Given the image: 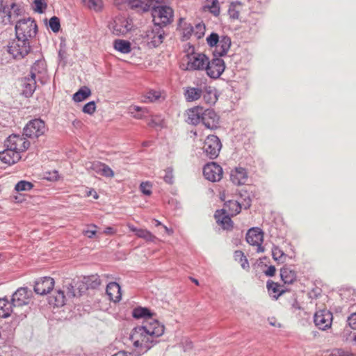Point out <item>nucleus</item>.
<instances>
[{
  "label": "nucleus",
  "mask_w": 356,
  "mask_h": 356,
  "mask_svg": "<svg viewBox=\"0 0 356 356\" xmlns=\"http://www.w3.org/2000/svg\"><path fill=\"white\" fill-rule=\"evenodd\" d=\"M165 327L154 318L144 320L143 324L134 327L129 336L134 347L140 352H147L164 333Z\"/></svg>",
  "instance_id": "obj_1"
},
{
  "label": "nucleus",
  "mask_w": 356,
  "mask_h": 356,
  "mask_svg": "<svg viewBox=\"0 0 356 356\" xmlns=\"http://www.w3.org/2000/svg\"><path fill=\"white\" fill-rule=\"evenodd\" d=\"M207 60L208 57L204 54L196 52L193 47L189 46L181 58L180 67L184 70L202 71L206 67Z\"/></svg>",
  "instance_id": "obj_2"
},
{
  "label": "nucleus",
  "mask_w": 356,
  "mask_h": 356,
  "mask_svg": "<svg viewBox=\"0 0 356 356\" xmlns=\"http://www.w3.org/2000/svg\"><path fill=\"white\" fill-rule=\"evenodd\" d=\"M15 31L17 38L29 40L36 34V23L31 18L19 20L15 26Z\"/></svg>",
  "instance_id": "obj_3"
},
{
  "label": "nucleus",
  "mask_w": 356,
  "mask_h": 356,
  "mask_svg": "<svg viewBox=\"0 0 356 356\" xmlns=\"http://www.w3.org/2000/svg\"><path fill=\"white\" fill-rule=\"evenodd\" d=\"M29 41L17 38L9 42L8 51L15 58H22L30 51Z\"/></svg>",
  "instance_id": "obj_4"
},
{
  "label": "nucleus",
  "mask_w": 356,
  "mask_h": 356,
  "mask_svg": "<svg viewBox=\"0 0 356 356\" xmlns=\"http://www.w3.org/2000/svg\"><path fill=\"white\" fill-rule=\"evenodd\" d=\"M20 8L15 3L4 5L3 0H0V17L3 24H11L20 15Z\"/></svg>",
  "instance_id": "obj_5"
},
{
  "label": "nucleus",
  "mask_w": 356,
  "mask_h": 356,
  "mask_svg": "<svg viewBox=\"0 0 356 356\" xmlns=\"http://www.w3.org/2000/svg\"><path fill=\"white\" fill-rule=\"evenodd\" d=\"M24 134H12L5 140V146L14 151H17L21 155L30 147V142L24 136Z\"/></svg>",
  "instance_id": "obj_6"
},
{
  "label": "nucleus",
  "mask_w": 356,
  "mask_h": 356,
  "mask_svg": "<svg viewBox=\"0 0 356 356\" xmlns=\"http://www.w3.org/2000/svg\"><path fill=\"white\" fill-rule=\"evenodd\" d=\"M23 131L26 136L30 138H38L45 134L47 127L43 120L34 119L26 124Z\"/></svg>",
  "instance_id": "obj_7"
},
{
  "label": "nucleus",
  "mask_w": 356,
  "mask_h": 356,
  "mask_svg": "<svg viewBox=\"0 0 356 356\" xmlns=\"http://www.w3.org/2000/svg\"><path fill=\"white\" fill-rule=\"evenodd\" d=\"M222 145L220 139L214 135H209L204 140L203 151L211 159H216L221 149Z\"/></svg>",
  "instance_id": "obj_8"
},
{
  "label": "nucleus",
  "mask_w": 356,
  "mask_h": 356,
  "mask_svg": "<svg viewBox=\"0 0 356 356\" xmlns=\"http://www.w3.org/2000/svg\"><path fill=\"white\" fill-rule=\"evenodd\" d=\"M246 241L252 247H255L257 253L264 252L265 249L262 246L264 241V232L258 227L250 228L246 234Z\"/></svg>",
  "instance_id": "obj_9"
},
{
  "label": "nucleus",
  "mask_w": 356,
  "mask_h": 356,
  "mask_svg": "<svg viewBox=\"0 0 356 356\" xmlns=\"http://www.w3.org/2000/svg\"><path fill=\"white\" fill-rule=\"evenodd\" d=\"M153 19L156 24L166 25L173 17V10L168 6H157L152 10Z\"/></svg>",
  "instance_id": "obj_10"
},
{
  "label": "nucleus",
  "mask_w": 356,
  "mask_h": 356,
  "mask_svg": "<svg viewBox=\"0 0 356 356\" xmlns=\"http://www.w3.org/2000/svg\"><path fill=\"white\" fill-rule=\"evenodd\" d=\"M225 69V65L224 60L221 58H216L211 60H207L204 70H206L207 74L209 77L217 79L222 74Z\"/></svg>",
  "instance_id": "obj_11"
},
{
  "label": "nucleus",
  "mask_w": 356,
  "mask_h": 356,
  "mask_svg": "<svg viewBox=\"0 0 356 356\" xmlns=\"http://www.w3.org/2000/svg\"><path fill=\"white\" fill-rule=\"evenodd\" d=\"M332 314L326 309L317 311L314 317L316 326L322 330L330 328L332 325Z\"/></svg>",
  "instance_id": "obj_12"
},
{
  "label": "nucleus",
  "mask_w": 356,
  "mask_h": 356,
  "mask_svg": "<svg viewBox=\"0 0 356 356\" xmlns=\"http://www.w3.org/2000/svg\"><path fill=\"white\" fill-rule=\"evenodd\" d=\"M32 296V291L27 287H20L13 293L12 304L14 307L27 305L31 301Z\"/></svg>",
  "instance_id": "obj_13"
},
{
  "label": "nucleus",
  "mask_w": 356,
  "mask_h": 356,
  "mask_svg": "<svg viewBox=\"0 0 356 356\" xmlns=\"http://www.w3.org/2000/svg\"><path fill=\"white\" fill-rule=\"evenodd\" d=\"M41 63H35L31 67V75L30 77H25L22 79V86H23V94L26 97H29L32 95L33 92L36 88V81H35V72L37 70L38 67H40Z\"/></svg>",
  "instance_id": "obj_14"
},
{
  "label": "nucleus",
  "mask_w": 356,
  "mask_h": 356,
  "mask_svg": "<svg viewBox=\"0 0 356 356\" xmlns=\"http://www.w3.org/2000/svg\"><path fill=\"white\" fill-rule=\"evenodd\" d=\"M55 286L54 280L49 277H41L38 278L34 284V291L37 294L46 295L49 293Z\"/></svg>",
  "instance_id": "obj_15"
},
{
  "label": "nucleus",
  "mask_w": 356,
  "mask_h": 356,
  "mask_svg": "<svg viewBox=\"0 0 356 356\" xmlns=\"http://www.w3.org/2000/svg\"><path fill=\"white\" fill-rule=\"evenodd\" d=\"M204 177L213 182L219 181L222 177V169L215 162L207 163L203 168Z\"/></svg>",
  "instance_id": "obj_16"
},
{
  "label": "nucleus",
  "mask_w": 356,
  "mask_h": 356,
  "mask_svg": "<svg viewBox=\"0 0 356 356\" xmlns=\"http://www.w3.org/2000/svg\"><path fill=\"white\" fill-rule=\"evenodd\" d=\"M200 122L207 129H215L219 127L220 117L213 109H204Z\"/></svg>",
  "instance_id": "obj_17"
},
{
  "label": "nucleus",
  "mask_w": 356,
  "mask_h": 356,
  "mask_svg": "<svg viewBox=\"0 0 356 356\" xmlns=\"http://www.w3.org/2000/svg\"><path fill=\"white\" fill-rule=\"evenodd\" d=\"M163 31L161 28L147 31L145 37L146 42L151 48L160 45L163 42Z\"/></svg>",
  "instance_id": "obj_18"
},
{
  "label": "nucleus",
  "mask_w": 356,
  "mask_h": 356,
  "mask_svg": "<svg viewBox=\"0 0 356 356\" xmlns=\"http://www.w3.org/2000/svg\"><path fill=\"white\" fill-rule=\"evenodd\" d=\"M86 165L88 169H90L100 175L106 177H113L114 176L113 170L108 165L100 161L90 162Z\"/></svg>",
  "instance_id": "obj_19"
},
{
  "label": "nucleus",
  "mask_w": 356,
  "mask_h": 356,
  "mask_svg": "<svg viewBox=\"0 0 356 356\" xmlns=\"http://www.w3.org/2000/svg\"><path fill=\"white\" fill-rule=\"evenodd\" d=\"M22 158L17 151H14L9 147H6L2 152H0V161L8 165L17 163Z\"/></svg>",
  "instance_id": "obj_20"
},
{
  "label": "nucleus",
  "mask_w": 356,
  "mask_h": 356,
  "mask_svg": "<svg viewBox=\"0 0 356 356\" xmlns=\"http://www.w3.org/2000/svg\"><path fill=\"white\" fill-rule=\"evenodd\" d=\"M204 108L202 106H197L188 108L186 111V122L193 125L198 124L202 119V115L204 113Z\"/></svg>",
  "instance_id": "obj_21"
},
{
  "label": "nucleus",
  "mask_w": 356,
  "mask_h": 356,
  "mask_svg": "<svg viewBox=\"0 0 356 356\" xmlns=\"http://www.w3.org/2000/svg\"><path fill=\"white\" fill-rule=\"evenodd\" d=\"M132 28L131 22L126 18L119 17L115 19L113 32L115 35H125Z\"/></svg>",
  "instance_id": "obj_22"
},
{
  "label": "nucleus",
  "mask_w": 356,
  "mask_h": 356,
  "mask_svg": "<svg viewBox=\"0 0 356 356\" xmlns=\"http://www.w3.org/2000/svg\"><path fill=\"white\" fill-rule=\"evenodd\" d=\"M106 293L110 300L118 302L122 299L121 288L115 282H111L107 284Z\"/></svg>",
  "instance_id": "obj_23"
},
{
  "label": "nucleus",
  "mask_w": 356,
  "mask_h": 356,
  "mask_svg": "<svg viewBox=\"0 0 356 356\" xmlns=\"http://www.w3.org/2000/svg\"><path fill=\"white\" fill-rule=\"evenodd\" d=\"M215 218L217 222L225 229H231L233 227V222L231 220L230 215L225 211L217 210L215 213Z\"/></svg>",
  "instance_id": "obj_24"
},
{
  "label": "nucleus",
  "mask_w": 356,
  "mask_h": 356,
  "mask_svg": "<svg viewBox=\"0 0 356 356\" xmlns=\"http://www.w3.org/2000/svg\"><path fill=\"white\" fill-rule=\"evenodd\" d=\"M127 226L130 231L135 232L136 235L140 238L145 240L147 242H154L156 239V236L145 229H138L131 223H127Z\"/></svg>",
  "instance_id": "obj_25"
},
{
  "label": "nucleus",
  "mask_w": 356,
  "mask_h": 356,
  "mask_svg": "<svg viewBox=\"0 0 356 356\" xmlns=\"http://www.w3.org/2000/svg\"><path fill=\"white\" fill-rule=\"evenodd\" d=\"M230 179L236 185L243 184L248 179L245 169L243 168H236L232 170L230 174Z\"/></svg>",
  "instance_id": "obj_26"
},
{
  "label": "nucleus",
  "mask_w": 356,
  "mask_h": 356,
  "mask_svg": "<svg viewBox=\"0 0 356 356\" xmlns=\"http://www.w3.org/2000/svg\"><path fill=\"white\" fill-rule=\"evenodd\" d=\"M266 288L269 295L276 300L286 291L282 285L272 280L267 282Z\"/></svg>",
  "instance_id": "obj_27"
},
{
  "label": "nucleus",
  "mask_w": 356,
  "mask_h": 356,
  "mask_svg": "<svg viewBox=\"0 0 356 356\" xmlns=\"http://www.w3.org/2000/svg\"><path fill=\"white\" fill-rule=\"evenodd\" d=\"M280 277L284 284H291L296 281L297 273L290 267L284 266L280 269Z\"/></svg>",
  "instance_id": "obj_28"
},
{
  "label": "nucleus",
  "mask_w": 356,
  "mask_h": 356,
  "mask_svg": "<svg viewBox=\"0 0 356 356\" xmlns=\"http://www.w3.org/2000/svg\"><path fill=\"white\" fill-rule=\"evenodd\" d=\"M231 47V40L229 37H222L216 47L215 51L219 56L225 55Z\"/></svg>",
  "instance_id": "obj_29"
},
{
  "label": "nucleus",
  "mask_w": 356,
  "mask_h": 356,
  "mask_svg": "<svg viewBox=\"0 0 356 356\" xmlns=\"http://www.w3.org/2000/svg\"><path fill=\"white\" fill-rule=\"evenodd\" d=\"M222 210L228 213V215L234 216L241 212V207L237 201L229 200L225 203Z\"/></svg>",
  "instance_id": "obj_30"
},
{
  "label": "nucleus",
  "mask_w": 356,
  "mask_h": 356,
  "mask_svg": "<svg viewBox=\"0 0 356 356\" xmlns=\"http://www.w3.org/2000/svg\"><path fill=\"white\" fill-rule=\"evenodd\" d=\"M49 303L57 307L63 306L65 303L64 291L60 289L56 290L49 298Z\"/></svg>",
  "instance_id": "obj_31"
},
{
  "label": "nucleus",
  "mask_w": 356,
  "mask_h": 356,
  "mask_svg": "<svg viewBox=\"0 0 356 356\" xmlns=\"http://www.w3.org/2000/svg\"><path fill=\"white\" fill-rule=\"evenodd\" d=\"M202 94V90L198 88L188 87L184 92V97L187 102H194L199 99Z\"/></svg>",
  "instance_id": "obj_32"
},
{
  "label": "nucleus",
  "mask_w": 356,
  "mask_h": 356,
  "mask_svg": "<svg viewBox=\"0 0 356 356\" xmlns=\"http://www.w3.org/2000/svg\"><path fill=\"white\" fill-rule=\"evenodd\" d=\"M12 302L6 298H0V318H8L13 312Z\"/></svg>",
  "instance_id": "obj_33"
},
{
  "label": "nucleus",
  "mask_w": 356,
  "mask_h": 356,
  "mask_svg": "<svg viewBox=\"0 0 356 356\" xmlns=\"http://www.w3.org/2000/svg\"><path fill=\"white\" fill-rule=\"evenodd\" d=\"M179 28L184 40H188L193 35V26L190 24H187L184 19H180Z\"/></svg>",
  "instance_id": "obj_34"
},
{
  "label": "nucleus",
  "mask_w": 356,
  "mask_h": 356,
  "mask_svg": "<svg viewBox=\"0 0 356 356\" xmlns=\"http://www.w3.org/2000/svg\"><path fill=\"white\" fill-rule=\"evenodd\" d=\"M91 95V90L87 86L81 87L73 95L72 99L76 102H80Z\"/></svg>",
  "instance_id": "obj_35"
},
{
  "label": "nucleus",
  "mask_w": 356,
  "mask_h": 356,
  "mask_svg": "<svg viewBox=\"0 0 356 356\" xmlns=\"http://www.w3.org/2000/svg\"><path fill=\"white\" fill-rule=\"evenodd\" d=\"M113 45L114 48L117 51L122 54H128L131 51V43L127 40H115Z\"/></svg>",
  "instance_id": "obj_36"
},
{
  "label": "nucleus",
  "mask_w": 356,
  "mask_h": 356,
  "mask_svg": "<svg viewBox=\"0 0 356 356\" xmlns=\"http://www.w3.org/2000/svg\"><path fill=\"white\" fill-rule=\"evenodd\" d=\"M234 260L241 264L243 269L249 270L250 264L244 253L241 250H236L234 253Z\"/></svg>",
  "instance_id": "obj_37"
},
{
  "label": "nucleus",
  "mask_w": 356,
  "mask_h": 356,
  "mask_svg": "<svg viewBox=\"0 0 356 356\" xmlns=\"http://www.w3.org/2000/svg\"><path fill=\"white\" fill-rule=\"evenodd\" d=\"M132 316L136 319L145 318L144 320L152 318L149 310L145 307H138L132 312Z\"/></svg>",
  "instance_id": "obj_38"
},
{
  "label": "nucleus",
  "mask_w": 356,
  "mask_h": 356,
  "mask_svg": "<svg viewBox=\"0 0 356 356\" xmlns=\"http://www.w3.org/2000/svg\"><path fill=\"white\" fill-rule=\"evenodd\" d=\"M128 112L136 119H142L145 117L146 108L138 106L131 105L128 108Z\"/></svg>",
  "instance_id": "obj_39"
},
{
  "label": "nucleus",
  "mask_w": 356,
  "mask_h": 356,
  "mask_svg": "<svg viewBox=\"0 0 356 356\" xmlns=\"http://www.w3.org/2000/svg\"><path fill=\"white\" fill-rule=\"evenodd\" d=\"M242 10V6L240 3H232L228 10L229 17L233 19H238L241 12Z\"/></svg>",
  "instance_id": "obj_40"
},
{
  "label": "nucleus",
  "mask_w": 356,
  "mask_h": 356,
  "mask_svg": "<svg viewBox=\"0 0 356 356\" xmlns=\"http://www.w3.org/2000/svg\"><path fill=\"white\" fill-rule=\"evenodd\" d=\"M84 5L88 8L95 11H99L103 7L102 0H82Z\"/></svg>",
  "instance_id": "obj_41"
},
{
  "label": "nucleus",
  "mask_w": 356,
  "mask_h": 356,
  "mask_svg": "<svg viewBox=\"0 0 356 356\" xmlns=\"http://www.w3.org/2000/svg\"><path fill=\"white\" fill-rule=\"evenodd\" d=\"M33 184L31 182L22 180V181H19L15 185V189L17 192L29 191H31L33 188Z\"/></svg>",
  "instance_id": "obj_42"
},
{
  "label": "nucleus",
  "mask_w": 356,
  "mask_h": 356,
  "mask_svg": "<svg viewBox=\"0 0 356 356\" xmlns=\"http://www.w3.org/2000/svg\"><path fill=\"white\" fill-rule=\"evenodd\" d=\"M205 26L204 24H198L193 27V35L196 39H200L204 35Z\"/></svg>",
  "instance_id": "obj_43"
},
{
  "label": "nucleus",
  "mask_w": 356,
  "mask_h": 356,
  "mask_svg": "<svg viewBox=\"0 0 356 356\" xmlns=\"http://www.w3.org/2000/svg\"><path fill=\"white\" fill-rule=\"evenodd\" d=\"M88 229L83 231V234L89 238H92L97 234V227L95 224L88 226Z\"/></svg>",
  "instance_id": "obj_44"
},
{
  "label": "nucleus",
  "mask_w": 356,
  "mask_h": 356,
  "mask_svg": "<svg viewBox=\"0 0 356 356\" xmlns=\"http://www.w3.org/2000/svg\"><path fill=\"white\" fill-rule=\"evenodd\" d=\"M330 356H353V354L348 350L334 348L331 350Z\"/></svg>",
  "instance_id": "obj_45"
},
{
  "label": "nucleus",
  "mask_w": 356,
  "mask_h": 356,
  "mask_svg": "<svg viewBox=\"0 0 356 356\" xmlns=\"http://www.w3.org/2000/svg\"><path fill=\"white\" fill-rule=\"evenodd\" d=\"M96 111V104L94 101L90 102L84 105L82 111L88 115H92Z\"/></svg>",
  "instance_id": "obj_46"
},
{
  "label": "nucleus",
  "mask_w": 356,
  "mask_h": 356,
  "mask_svg": "<svg viewBox=\"0 0 356 356\" xmlns=\"http://www.w3.org/2000/svg\"><path fill=\"white\" fill-rule=\"evenodd\" d=\"M49 27L51 28V29L54 32H55V33L58 32L60 30V24L59 19L57 17H55V16L52 17L49 19Z\"/></svg>",
  "instance_id": "obj_47"
},
{
  "label": "nucleus",
  "mask_w": 356,
  "mask_h": 356,
  "mask_svg": "<svg viewBox=\"0 0 356 356\" xmlns=\"http://www.w3.org/2000/svg\"><path fill=\"white\" fill-rule=\"evenodd\" d=\"M273 258L275 261H282L283 257H285V254L283 251L278 247L273 248L272 250Z\"/></svg>",
  "instance_id": "obj_48"
},
{
  "label": "nucleus",
  "mask_w": 356,
  "mask_h": 356,
  "mask_svg": "<svg viewBox=\"0 0 356 356\" xmlns=\"http://www.w3.org/2000/svg\"><path fill=\"white\" fill-rule=\"evenodd\" d=\"M161 97V93L159 91L151 90L147 92L146 99L149 100V102H153L159 100Z\"/></svg>",
  "instance_id": "obj_49"
},
{
  "label": "nucleus",
  "mask_w": 356,
  "mask_h": 356,
  "mask_svg": "<svg viewBox=\"0 0 356 356\" xmlns=\"http://www.w3.org/2000/svg\"><path fill=\"white\" fill-rule=\"evenodd\" d=\"M152 185L148 181L142 182L140 185L141 192L145 195H150L152 194Z\"/></svg>",
  "instance_id": "obj_50"
},
{
  "label": "nucleus",
  "mask_w": 356,
  "mask_h": 356,
  "mask_svg": "<svg viewBox=\"0 0 356 356\" xmlns=\"http://www.w3.org/2000/svg\"><path fill=\"white\" fill-rule=\"evenodd\" d=\"M35 10L39 13H42L47 8V3L44 0L34 1Z\"/></svg>",
  "instance_id": "obj_51"
},
{
  "label": "nucleus",
  "mask_w": 356,
  "mask_h": 356,
  "mask_svg": "<svg viewBox=\"0 0 356 356\" xmlns=\"http://www.w3.org/2000/svg\"><path fill=\"white\" fill-rule=\"evenodd\" d=\"M207 43L211 47H216L220 41L219 36L217 33H213L207 38Z\"/></svg>",
  "instance_id": "obj_52"
},
{
  "label": "nucleus",
  "mask_w": 356,
  "mask_h": 356,
  "mask_svg": "<svg viewBox=\"0 0 356 356\" xmlns=\"http://www.w3.org/2000/svg\"><path fill=\"white\" fill-rule=\"evenodd\" d=\"M128 6L132 9L144 8V3L140 0H129Z\"/></svg>",
  "instance_id": "obj_53"
},
{
  "label": "nucleus",
  "mask_w": 356,
  "mask_h": 356,
  "mask_svg": "<svg viewBox=\"0 0 356 356\" xmlns=\"http://www.w3.org/2000/svg\"><path fill=\"white\" fill-rule=\"evenodd\" d=\"M209 9L214 15H218L220 13V8L218 6V0H211V5L209 6Z\"/></svg>",
  "instance_id": "obj_54"
},
{
  "label": "nucleus",
  "mask_w": 356,
  "mask_h": 356,
  "mask_svg": "<svg viewBox=\"0 0 356 356\" xmlns=\"http://www.w3.org/2000/svg\"><path fill=\"white\" fill-rule=\"evenodd\" d=\"M165 181L168 184H172L174 181L173 172L171 168H168L165 170V174L163 177Z\"/></svg>",
  "instance_id": "obj_55"
},
{
  "label": "nucleus",
  "mask_w": 356,
  "mask_h": 356,
  "mask_svg": "<svg viewBox=\"0 0 356 356\" xmlns=\"http://www.w3.org/2000/svg\"><path fill=\"white\" fill-rule=\"evenodd\" d=\"M348 323L350 327L356 330V313L352 314L348 318Z\"/></svg>",
  "instance_id": "obj_56"
},
{
  "label": "nucleus",
  "mask_w": 356,
  "mask_h": 356,
  "mask_svg": "<svg viewBox=\"0 0 356 356\" xmlns=\"http://www.w3.org/2000/svg\"><path fill=\"white\" fill-rule=\"evenodd\" d=\"M90 280L92 281V284H91V286L93 288L97 287L101 284V280L97 275H92L90 277Z\"/></svg>",
  "instance_id": "obj_57"
},
{
  "label": "nucleus",
  "mask_w": 356,
  "mask_h": 356,
  "mask_svg": "<svg viewBox=\"0 0 356 356\" xmlns=\"http://www.w3.org/2000/svg\"><path fill=\"white\" fill-rule=\"evenodd\" d=\"M276 272V268L274 266H270L265 271L264 274L266 276H274Z\"/></svg>",
  "instance_id": "obj_58"
},
{
  "label": "nucleus",
  "mask_w": 356,
  "mask_h": 356,
  "mask_svg": "<svg viewBox=\"0 0 356 356\" xmlns=\"http://www.w3.org/2000/svg\"><path fill=\"white\" fill-rule=\"evenodd\" d=\"M103 233L106 235L112 236L117 233V229L112 227H107L105 228Z\"/></svg>",
  "instance_id": "obj_59"
},
{
  "label": "nucleus",
  "mask_w": 356,
  "mask_h": 356,
  "mask_svg": "<svg viewBox=\"0 0 356 356\" xmlns=\"http://www.w3.org/2000/svg\"><path fill=\"white\" fill-rule=\"evenodd\" d=\"M86 196L90 197L92 196L94 199L97 200L99 198V195L97 193L94 189H90L86 192Z\"/></svg>",
  "instance_id": "obj_60"
},
{
  "label": "nucleus",
  "mask_w": 356,
  "mask_h": 356,
  "mask_svg": "<svg viewBox=\"0 0 356 356\" xmlns=\"http://www.w3.org/2000/svg\"><path fill=\"white\" fill-rule=\"evenodd\" d=\"M35 63H41V65L40 67H37V70L35 72V76L37 75V74L38 73H41L43 70H44V64L43 62L42 61H36Z\"/></svg>",
  "instance_id": "obj_61"
},
{
  "label": "nucleus",
  "mask_w": 356,
  "mask_h": 356,
  "mask_svg": "<svg viewBox=\"0 0 356 356\" xmlns=\"http://www.w3.org/2000/svg\"><path fill=\"white\" fill-rule=\"evenodd\" d=\"M113 356H130L127 353L124 351H120L114 354Z\"/></svg>",
  "instance_id": "obj_62"
},
{
  "label": "nucleus",
  "mask_w": 356,
  "mask_h": 356,
  "mask_svg": "<svg viewBox=\"0 0 356 356\" xmlns=\"http://www.w3.org/2000/svg\"><path fill=\"white\" fill-rule=\"evenodd\" d=\"M163 227L165 231L166 232V233L168 235H172V233H173L172 229L168 228V227H166L165 225H163Z\"/></svg>",
  "instance_id": "obj_63"
},
{
  "label": "nucleus",
  "mask_w": 356,
  "mask_h": 356,
  "mask_svg": "<svg viewBox=\"0 0 356 356\" xmlns=\"http://www.w3.org/2000/svg\"><path fill=\"white\" fill-rule=\"evenodd\" d=\"M204 98L206 100V102L208 103H214L217 100V98L216 96H214L213 99H211V100L207 99V97L205 95L204 96Z\"/></svg>",
  "instance_id": "obj_64"
}]
</instances>
